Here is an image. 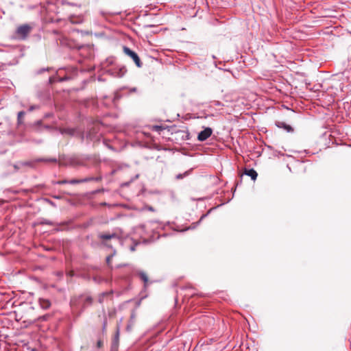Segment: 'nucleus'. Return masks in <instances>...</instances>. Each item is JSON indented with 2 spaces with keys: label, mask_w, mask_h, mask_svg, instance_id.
I'll return each instance as SVG.
<instances>
[{
  "label": "nucleus",
  "mask_w": 351,
  "mask_h": 351,
  "mask_svg": "<svg viewBox=\"0 0 351 351\" xmlns=\"http://www.w3.org/2000/svg\"><path fill=\"white\" fill-rule=\"evenodd\" d=\"M49 69H50V68H49V67H47V68H46V69H42L38 70V71H37V73H38V74H40V73H42L43 71H49Z\"/></svg>",
  "instance_id": "c756f323"
},
{
  "label": "nucleus",
  "mask_w": 351,
  "mask_h": 351,
  "mask_svg": "<svg viewBox=\"0 0 351 351\" xmlns=\"http://www.w3.org/2000/svg\"><path fill=\"white\" fill-rule=\"evenodd\" d=\"M39 162H56L57 159L56 158H39L38 159Z\"/></svg>",
  "instance_id": "a211bd4d"
},
{
  "label": "nucleus",
  "mask_w": 351,
  "mask_h": 351,
  "mask_svg": "<svg viewBox=\"0 0 351 351\" xmlns=\"http://www.w3.org/2000/svg\"><path fill=\"white\" fill-rule=\"evenodd\" d=\"M213 104L215 106H223V104L219 101H213Z\"/></svg>",
  "instance_id": "c85d7f7f"
},
{
  "label": "nucleus",
  "mask_w": 351,
  "mask_h": 351,
  "mask_svg": "<svg viewBox=\"0 0 351 351\" xmlns=\"http://www.w3.org/2000/svg\"><path fill=\"white\" fill-rule=\"evenodd\" d=\"M131 318H132V319H134V313H132V314L131 315Z\"/></svg>",
  "instance_id": "4c0bfd02"
},
{
  "label": "nucleus",
  "mask_w": 351,
  "mask_h": 351,
  "mask_svg": "<svg viewBox=\"0 0 351 351\" xmlns=\"http://www.w3.org/2000/svg\"><path fill=\"white\" fill-rule=\"evenodd\" d=\"M23 166H29V167H32V162H18L16 164H14L13 165L14 168V170L16 171H19L21 167Z\"/></svg>",
  "instance_id": "ddd939ff"
},
{
  "label": "nucleus",
  "mask_w": 351,
  "mask_h": 351,
  "mask_svg": "<svg viewBox=\"0 0 351 351\" xmlns=\"http://www.w3.org/2000/svg\"><path fill=\"white\" fill-rule=\"evenodd\" d=\"M115 254V251H114L113 254L106 257V263L109 265L111 261L112 258Z\"/></svg>",
  "instance_id": "393cba45"
},
{
  "label": "nucleus",
  "mask_w": 351,
  "mask_h": 351,
  "mask_svg": "<svg viewBox=\"0 0 351 351\" xmlns=\"http://www.w3.org/2000/svg\"><path fill=\"white\" fill-rule=\"evenodd\" d=\"M69 275H70V276H71H71H73V272H72V271L69 272Z\"/></svg>",
  "instance_id": "58836bf2"
},
{
  "label": "nucleus",
  "mask_w": 351,
  "mask_h": 351,
  "mask_svg": "<svg viewBox=\"0 0 351 351\" xmlns=\"http://www.w3.org/2000/svg\"><path fill=\"white\" fill-rule=\"evenodd\" d=\"M205 216H206L205 215H202V217H201L200 220L198 221V223L200 222V221H201V220H202V219Z\"/></svg>",
  "instance_id": "c9c22d12"
},
{
  "label": "nucleus",
  "mask_w": 351,
  "mask_h": 351,
  "mask_svg": "<svg viewBox=\"0 0 351 351\" xmlns=\"http://www.w3.org/2000/svg\"><path fill=\"white\" fill-rule=\"evenodd\" d=\"M245 174L250 176L253 180H255L258 176L256 171L254 169H245Z\"/></svg>",
  "instance_id": "f8f14e48"
},
{
  "label": "nucleus",
  "mask_w": 351,
  "mask_h": 351,
  "mask_svg": "<svg viewBox=\"0 0 351 351\" xmlns=\"http://www.w3.org/2000/svg\"><path fill=\"white\" fill-rule=\"evenodd\" d=\"M130 250H131V251H134L135 248H134V246H132V247H130Z\"/></svg>",
  "instance_id": "e433bc0d"
},
{
  "label": "nucleus",
  "mask_w": 351,
  "mask_h": 351,
  "mask_svg": "<svg viewBox=\"0 0 351 351\" xmlns=\"http://www.w3.org/2000/svg\"><path fill=\"white\" fill-rule=\"evenodd\" d=\"M60 132L62 134L66 133V134H69V135H73L75 133V130L73 129H70V128L61 130Z\"/></svg>",
  "instance_id": "6ab92c4d"
},
{
  "label": "nucleus",
  "mask_w": 351,
  "mask_h": 351,
  "mask_svg": "<svg viewBox=\"0 0 351 351\" xmlns=\"http://www.w3.org/2000/svg\"><path fill=\"white\" fill-rule=\"evenodd\" d=\"M39 304H40L41 308L43 309H47L51 306L50 302L46 299H40Z\"/></svg>",
  "instance_id": "2eb2a0df"
},
{
  "label": "nucleus",
  "mask_w": 351,
  "mask_h": 351,
  "mask_svg": "<svg viewBox=\"0 0 351 351\" xmlns=\"http://www.w3.org/2000/svg\"><path fill=\"white\" fill-rule=\"evenodd\" d=\"M53 184H68V180H58V181H56V182H53Z\"/></svg>",
  "instance_id": "5701e85b"
},
{
  "label": "nucleus",
  "mask_w": 351,
  "mask_h": 351,
  "mask_svg": "<svg viewBox=\"0 0 351 351\" xmlns=\"http://www.w3.org/2000/svg\"><path fill=\"white\" fill-rule=\"evenodd\" d=\"M25 111H20L17 114V125L20 126L24 123Z\"/></svg>",
  "instance_id": "4468645a"
},
{
  "label": "nucleus",
  "mask_w": 351,
  "mask_h": 351,
  "mask_svg": "<svg viewBox=\"0 0 351 351\" xmlns=\"http://www.w3.org/2000/svg\"><path fill=\"white\" fill-rule=\"evenodd\" d=\"M45 201L48 203L49 205H51V206L53 207H56V204L55 202H53V201H51V199H45Z\"/></svg>",
  "instance_id": "a878e982"
},
{
  "label": "nucleus",
  "mask_w": 351,
  "mask_h": 351,
  "mask_svg": "<svg viewBox=\"0 0 351 351\" xmlns=\"http://www.w3.org/2000/svg\"><path fill=\"white\" fill-rule=\"evenodd\" d=\"M132 91H136V88H134L132 90Z\"/></svg>",
  "instance_id": "a19ab883"
},
{
  "label": "nucleus",
  "mask_w": 351,
  "mask_h": 351,
  "mask_svg": "<svg viewBox=\"0 0 351 351\" xmlns=\"http://www.w3.org/2000/svg\"><path fill=\"white\" fill-rule=\"evenodd\" d=\"M98 237L103 241L111 239H120L121 237V230L120 229L114 230L112 233H99Z\"/></svg>",
  "instance_id": "7ed1b4c3"
},
{
  "label": "nucleus",
  "mask_w": 351,
  "mask_h": 351,
  "mask_svg": "<svg viewBox=\"0 0 351 351\" xmlns=\"http://www.w3.org/2000/svg\"><path fill=\"white\" fill-rule=\"evenodd\" d=\"M119 341V328H117V332L112 341L110 351H118Z\"/></svg>",
  "instance_id": "0eeeda50"
},
{
  "label": "nucleus",
  "mask_w": 351,
  "mask_h": 351,
  "mask_svg": "<svg viewBox=\"0 0 351 351\" xmlns=\"http://www.w3.org/2000/svg\"><path fill=\"white\" fill-rule=\"evenodd\" d=\"M123 49V52L125 53V54L127 55L128 56L130 57L134 62L135 64L138 68H141L142 66V62H141L138 54L135 51H132V49H130L129 47H128L126 46H124Z\"/></svg>",
  "instance_id": "f03ea898"
},
{
  "label": "nucleus",
  "mask_w": 351,
  "mask_h": 351,
  "mask_svg": "<svg viewBox=\"0 0 351 351\" xmlns=\"http://www.w3.org/2000/svg\"><path fill=\"white\" fill-rule=\"evenodd\" d=\"M42 224H46V225H53V223L49 220H47V219H45L44 221H42L41 223Z\"/></svg>",
  "instance_id": "cd10ccee"
},
{
  "label": "nucleus",
  "mask_w": 351,
  "mask_h": 351,
  "mask_svg": "<svg viewBox=\"0 0 351 351\" xmlns=\"http://www.w3.org/2000/svg\"><path fill=\"white\" fill-rule=\"evenodd\" d=\"M126 72V68L125 66H122L119 69H114L112 75L114 77H121L125 74Z\"/></svg>",
  "instance_id": "9d476101"
},
{
  "label": "nucleus",
  "mask_w": 351,
  "mask_h": 351,
  "mask_svg": "<svg viewBox=\"0 0 351 351\" xmlns=\"http://www.w3.org/2000/svg\"><path fill=\"white\" fill-rule=\"evenodd\" d=\"M147 208L148 210H150V211H154V208L152 206H147Z\"/></svg>",
  "instance_id": "72a5a7b5"
},
{
  "label": "nucleus",
  "mask_w": 351,
  "mask_h": 351,
  "mask_svg": "<svg viewBox=\"0 0 351 351\" xmlns=\"http://www.w3.org/2000/svg\"><path fill=\"white\" fill-rule=\"evenodd\" d=\"M138 274L139 277L141 278V279L144 282L145 287L146 283L148 282V277H147V274L143 271H138Z\"/></svg>",
  "instance_id": "f3484780"
},
{
  "label": "nucleus",
  "mask_w": 351,
  "mask_h": 351,
  "mask_svg": "<svg viewBox=\"0 0 351 351\" xmlns=\"http://www.w3.org/2000/svg\"><path fill=\"white\" fill-rule=\"evenodd\" d=\"M38 108H39V106H37V105H32L29 108V111L32 112V111H33V110H34L36 109H38Z\"/></svg>",
  "instance_id": "bb28decb"
},
{
  "label": "nucleus",
  "mask_w": 351,
  "mask_h": 351,
  "mask_svg": "<svg viewBox=\"0 0 351 351\" xmlns=\"http://www.w3.org/2000/svg\"><path fill=\"white\" fill-rule=\"evenodd\" d=\"M190 171H185L184 173H179L176 176V179L180 180L184 178L189 174Z\"/></svg>",
  "instance_id": "aec40b11"
},
{
  "label": "nucleus",
  "mask_w": 351,
  "mask_h": 351,
  "mask_svg": "<svg viewBox=\"0 0 351 351\" xmlns=\"http://www.w3.org/2000/svg\"><path fill=\"white\" fill-rule=\"evenodd\" d=\"M127 330H130V326H127Z\"/></svg>",
  "instance_id": "ea45409f"
},
{
  "label": "nucleus",
  "mask_w": 351,
  "mask_h": 351,
  "mask_svg": "<svg viewBox=\"0 0 351 351\" xmlns=\"http://www.w3.org/2000/svg\"><path fill=\"white\" fill-rule=\"evenodd\" d=\"M213 130L210 128H206L198 134L197 139L199 141H204L211 136Z\"/></svg>",
  "instance_id": "39448f33"
},
{
  "label": "nucleus",
  "mask_w": 351,
  "mask_h": 351,
  "mask_svg": "<svg viewBox=\"0 0 351 351\" xmlns=\"http://www.w3.org/2000/svg\"><path fill=\"white\" fill-rule=\"evenodd\" d=\"M163 129H164V128L161 125H154L153 126V130L156 131V132H159Z\"/></svg>",
  "instance_id": "b1692460"
},
{
  "label": "nucleus",
  "mask_w": 351,
  "mask_h": 351,
  "mask_svg": "<svg viewBox=\"0 0 351 351\" xmlns=\"http://www.w3.org/2000/svg\"><path fill=\"white\" fill-rule=\"evenodd\" d=\"M119 96L118 95H115L113 98V101L115 102L117 99H119Z\"/></svg>",
  "instance_id": "473e14b6"
},
{
  "label": "nucleus",
  "mask_w": 351,
  "mask_h": 351,
  "mask_svg": "<svg viewBox=\"0 0 351 351\" xmlns=\"http://www.w3.org/2000/svg\"><path fill=\"white\" fill-rule=\"evenodd\" d=\"M106 325H107V322H106V319H105V320L104 321L103 326H102V329H103V330H105L106 327Z\"/></svg>",
  "instance_id": "2f4dec72"
},
{
  "label": "nucleus",
  "mask_w": 351,
  "mask_h": 351,
  "mask_svg": "<svg viewBox=\"0 0 351 351\" xmlns=\"http://www.w3.org/2000/svg\"><path fill=\"white\" fill-rule=\"evenodd\" d=\"M70 79H71V77L68 75H65L64 77L60 76L58 74V72H57L55 75L49 77V82L50 84H53L56 82H64V81L69 80Z\"/></svg>",
  "instance_id": "423d86ee"
},
{
  "label": "nucleus",
  "mask_w": 351,
  "mask_h": 351,
  "mask_svg": "<svg viewBox=\"0 0 351 351\" xmlns=\"http://www.w3.org/2000/svg\"><path fill=\"white\" fill-rule=\"evenodd\" d=\"M276 125L279 128H282L284 129L285 130H286L287 132H293V128L287 124L285 122H282V121H277L276 122Z\"/></svg>",
  "instance_id": "1a4fd4ad"
},
{
  "label": "nucleus",
  "mask_w": 351,
  "mask_h": 351,
  "mask_svg": "<svg viewBox=\"0 0 351 351\" xmlns=\"http://www.w3.org/2000/svg\"><path fill=\"white\" fill-rule=\"evenodd\" d=\"M93 303V298L88 294H80L71 298L70 305L73 313L80 316L86 308Z\"/></svg>",
  "instance_id": "f257e3e1"
},
{
  "label": "nucleus",
  "mask_w": 351,
  "mask_h": 351,
  "mask_svg": "<svg viewBox=\"0 0 351 351\" xmlns=\"http://www.w3.org/2000/svg\"><path fill=\"white\" fill-rule=\"evenodd\" d=\"M102 346H103V342H102V341H101V340H99V341L97 342V347L98 348H101V347H102Z\"/></svg>",
  "instance_id": "7c9ffc66"
},
{
  "label": "nucleus",
  "mask_w": 351,
  "mask_h": 351,
  "mask_svg": "<svg viewBox=\"0 0 351 351\" xmlns=\"http://www.w3.org/2000/svg\"><path fill=\"white\" fill-rule=\"evenodd\" d=\"M31 27L27 24L19 26L16 30L18 38L24 40L30 32Z\"/></svg>",
  "instance_id": "20e7f679"
},
{
  "label": "nucleus",
  "mask_w": 351,
  "mask_h": 351,
  "mask_svg": "<svg viewBox=\"0 0 351 351\" xmlns=\"http://www.w3.org/2000/svg\"><path fill=\"white\" fill-rule=\"evenodd\" d=\"M86 138L90 141H98L99 138V135L97 134L95 130H90L86 136Z\"/></svg>",
  "instance_id": "9b49d317"
},
{
  "label": "nucleus",
  "mask_w": 351,
  "mask_h": 351,
  "mask_svg": "<svg viewBox=\"0 0 351 351\" xmlns=\"http://www.w3.org/2000/svg\"><path fill=\"white\" fill-rule=\"evenodd\" d=\"M32 128L35 132H40L43 130V128L49 129L50 126L49 125H43L42 121H37L32 125Z\"/></svg>",
  "instance_id": "6e6552de"
},
{
  "label": "nucleus",
  "mask_w": 351,
  "mask_h": 351,
  "mask_svg": "<svg viewBox=\"0 0 351 351\" xmlns=\"http://www.w3.org/2000/svg\"><path fill=\"white\" fill-rule=\"evenodd\" d=\"M101 179H102L101 176H98V177H87V178H85L84 179H81V181H82V183L87 182H90V181L99 182V181H101Z\"/></svg>",
  "instance_id": "dca6fc26"
},
{
  "label": "nucleus",
  "mask_w": 351,
  "mask_h": 351,
  "mask_svg": "<svg viewBox=\"0 0 351 351\" xmlns=\"http://www.w3.org/2000/svg\"><path fill=\"white\" fill-rule=\"evenodd\" d=\"M80 183H82L81 179H72V180H68V184H80Z\"/></svg>",
  "instance_id": "412c9836"
},
{
  "label": "nucleus",
  "mask_w": 351,
  "mask_h": 351,
  "mask_svg": "<svg viewBox=\"0 0 351 351\" xmlns=\"http://www.w3.org/2000/svg\"><path fill=\"white\" fill-rule=\"evenodd\" d=\"M53 197L57 199H61V197L60 195H53Z\"/></svg>",
  "instance_id": "f704fd0d"
},
{
  "label": "nucleus",
  "mask_w": 351,
  "mask_h": 351,
  "mask_svg": "<svg viewBox=\"0 0 351 351\" xmlns=\"http://www.w3.org/2000/svg\"><path fill=\"white\" fill-rule=\"evenodd\" d=\"M109 294H110V293H108V292H104V293H102L101 294V295L99 296V302L100 303H102V302H103V299H104V298L105 296H106V295H108Z\"/></svg>",
  "instance_id": "4be33fe9"
}]
</instances>
